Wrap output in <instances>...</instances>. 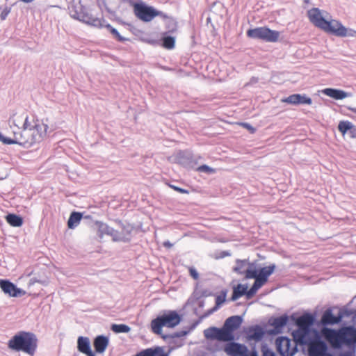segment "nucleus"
Masks as SVG:
<instances>
[{"instance_id":"21","label":"nucleus","mask_w":356,"mask_h":356,"mask_svg":"<svg viewBox=\"0 0 356 356\" xmlns=\"http://www.w3.org/2000/svg\"><path fill=\"white\" fill-rule=\"evenodd\" d=\"M242 323V318L239 316H232L226 319L224 325L227 327L232 333L237 330Z\"/></svg>"},{"instance_id":"6","label":"nucleus","mask_w":356,"mask_h":356,"mask_svg":"<svg viewBox=\"0 0 356 356\" xmlns=\"http://www.w3.org/2000/svg\"><path fill=\"white\" fill-rule=\"evenodd\" d=\"M69 12L74 19L94 26H102L101 20L88 14L86 8L80 2L72 4L69 8Z\"/></svg>"},{"instance_id":"27","label":"nucleus","mask_w":356,"mask_h":356,"mask_svg":"<svg viewBox=\"0 0 356 356\" xmlns=\"http://www.w3.org/2000/svg\"><path fill=\"white\" fill-rule=\"evenodd\" d=\"M77 348L78 350L85 353L90 350V343L88 337H79L77 339Z\"/></svg>"},{"instance_id":"13","label":"nucleus","mask_w":356,"mask_h":356,"mask_svg":"<svg viewBox=\"0 0 356 356\" xmlns=\"http://www.w3.org/2000/svg\"><path fill=\"white\" fill-rule=\"evenodd\" d=\"M0 287L6 294L11 297H20L26 293L24 291L6 280H0Z\"/></svg>"},{"instance_id":"48","label":"nucleus","mask_w":356,"mask_h":356,"mask_svg":"<svg viewBox=\"0 0 356 356\" xmlns=\"http://www.w3.org/2000/svg\"><path fill=\"white\" fill-rule=\"evenodd\" d=\"M188 333V331H181L176 333V336L178 337L186 336Z\"/></svg>"},{"instance_id":"22","label":"nucleus","mask_w":356,"mask_h":356,"mask_svg":"<svg viewBox=\"0 0 356 356\" xmlns=\"http://www.w3.org/2000/svg\"><path fill=\"white\" fill-rule=\"evenodd\" d=\"M313 322V316L309 314H305L298 318L296 324L298 327L310 329Z\"/></svg>"},{"instance_id":"31","label":"nucleus","mask_w":356,"mask_h":356,"mask_svg":"<svg viewBox=\"0 0 356 356\" xmlns=\"http://www.w3.org/2000/svg\"><path fill=\"white\" fill-rule=\"evenodd\" d=\"M6 219L8 223L13 227H20L23 223L22 218L15 214H8L6 216Z\"/></svg>"},{"instance_id":"23","label":"nucleus","mask_w":356,"mask_h":356,"mask_svg":"<svg viewBox=\"0 0 356 356\" xmlns=\"http://www.w3.org/2000/svg\"><path fill=\"white\" fill-rule=\"evenodd\" d=\"M121 225V232L117 231V234L118 236L123 238V239H120L118 241H129L131 238V234L133 231V227L130 224H124L120 223Z\"/></svg>"},{"instance_id":"25","label":"nucleus","mask_w":356,"mask_h":356,"mask_svg":"<svg viewBox=\"0 0 356 356\" xmlns=\"http://www.w3.org/2000/svg\"><path fill=\"white\" fill-rule=\"evenodd\" d=\"M108 344V339L104 336H98L94 341V346L97 353H103Z\"/></svg>"},{"instance_id":"43","label":"nucleus","mask_w":356,"mask_h":356,"mask_svg":"<svg viewBox=\"0 0 356 356\" xmlns=\"http://www.w3.org/2000/svg\"><path fill=\"white\" fill-rule=\"evenodd\" d=\"M134 356H152V355H150L149 348H147L139 352Z\"/></svg>"},{"instance_id":"53","label":"nucleus","mask_w":356,"mask_h":356,"mask_svg":"<svg viewBox=\"0 0 356 356\" xmlns=\"http://www.w3.org/2000/svg\"><path fill=\"white\" fill-rule=\"evenodd\" d=\"M163 245H164V246L168 247V248H170L172 245L169 241L164 242Z\"/></svg>"},{"instance_id":"16","label":"nucleus","mask_w":356,"mask_h":356,"mask_svg":"<svg viewBox=\"0 0 356 356\" xmlns=\"http://www.w3.org/2000/svg\"><path fill=\"white\" fill-rule=\"evenodd\" d=\"M292 335L296 344L307 345L312 340L310 337V329L298 327L293 332Z\"/></svg>"},{"instance_id":"55","label":"nucleus","mask_w":356,"mask_h":356,"mask_svg":"<svg viewBox=\"0 0 356 356\" xmlns=\"http://www.w3.org/2000/svg\"><path fill=\"white\" fill-rule=\"evenodd\" d=\"M251 356H257V355H256V353H253V354H252Z\"/></svg>"},{"instance_id":"3","label":"nucleus","mask_w":356,"mask_h":356,"mask_svg":"<svg viewBox=\"0 0 356 356\" xmlns=\"http://www.w3.org/2000/svg\"><path fill=\"white\" fill-rule=\"evenodd\" d=\"M275 268V264H271L261 268L259 273L254 268L253 270H248L246 279H254L255 281L248 293V298H252L267 282L269 276L273 273Z\"/></svg>"},{"instance_id":"14","label":"nucleus","mask_w":356,"mask_h":356,"mask_svg":"<svg viewBox=\"0 0 356 356\" xmlns=\"http://www.w3.org/2000/svg\"><path fill=\"white\" fill-rule=\"evenodd\" d=\"M31 123L28 116L24 114H15L9 120L10 127L15 131H22L24 127L31 126Z\"/></svg>"},{"instance_id":"28","label":"nucleus","mask_w":356,"mask_h":356,"mask_svg":"<svg viewBox=\"0 0 356 356\" xmlns=\"http://www.w3.org/2000/svg\"><path fill=\"white\" fill-rule=\"evenodd\" d=\"M82 218V215L79 212H72L68 219L67 226L70 229H74L78 226Z\"/></svg>"},{"instance_id":"50","label":"nucleus","mask_w":356,"mask_h":356,"mask_svg":"<svg viewBox=\"0 0 356 356\" xmlns=\"http://www.w3.org/2000/svg\"><path fill=\"white\" fill-rule=\"evenodd\" d=\"M351 137L356 138V129L351 131Z\"/></svg>"},{"instance_id":"45","label":"nucleus","mask_w":356,"mask_h":356,"mask_svg":"<svg viewBox=\"0 0 356 356\" xmlns=\"http://www.w3.org/2000/svg\"><path fill=\"white\" fill-rule=\"evenodd\" d=\"M190 275L191 277H193L195 280H197L199 277L198 273L197 270L193 268H190L189 269Z\"/></svg>"},{"instance_id":"54","label":"nucleus","mask_w":356,"mask_h":356,"mask_svg":"<svg viewBox=\"0 0 356 356\" xmlns=\"http://www.w3.org/2000/svg\"><path fill=\"white\" fill-rule=\"evenodd\" d=\"M325 356H334L333 355H332L331 353H328Z\"/></svg>"},{"instance_id":"8","label":"nucleus","mask_w":356,"mask_h":356,"mask_svg":"<svg viewBox=\"0 0 356 356\" xmlns=\"http://www.w3.org/2000/svg\"><path fill=\"white\" fill-rule=\"evenodd\" d=\"M134 13L136 17L143 22H150L161 14L153 7L147 6L143 3H136L134 5Z\"/></svg>"},{"instance_id":"34","label":"nucleus","mask_w":356,"mask_h":356,"mask_svg":"<svg viewBox=\"0 0 356 356\" xmlns=\"http://www.w3.org/2000/svg\"><path fill=\"white\" fill-rule=\"evenodd\" d=\"M175 38L172 36H164L163 38V46L165 49H172L175 47Z\"/></svg>"},{"instance_id":"15","label":"nucleus","mask_w":356,"mask_h":356,"mask_svg":"<svg viewBox=\"0 0 356 356\" xmlns=\"http://www.w3.org/2000/svg\"><path fill=\"white\" fill-rule=\"evenodd\" d=\"M323 24L322 30L339 37H340V33H342L344 26L339 21L330 19V17L327 18Z\"/></svg>"},{"instance_id":"30","label":"nucleus","mask_w":356,"mask_h":356,"mask_svg":"<svg viewBox=\"0 0 356 356\" xmlns=\"http://www.w3.org/2000/svg\"><path fill=\"white\" fill-rule=\"evenodd\" d=\"M288 317L286 316H282L274 318L272 321L271 325L275 327V330L278 332L286 324Z\"/></svg>"},{"instance_id":"9","label":"nucleus","mask_w":356,"mask_h":356,"mask_svg":"<svg viewBox=\"0 0 356 356\" xmlns=\"http://www.w3.org/2000/svg\"><path fill=\"white\" fill-rule=\"evenodd\" d=\"M296 343L287 337H280L276 339L277 349L282 356H293L297 351Z\"/></svg>"},{"instance_id":"4","label":"nucleus","mask_w":356,"mask_h":356,"mask_svg":"<svg viewBox=\"0 0 356 356\" xmlns=\"http://www.w3.org/2000/svg\"><path fill=\"white\" fill-rule=\"evenodd\" d=\"M181 321V317L176 311H168L151 322L153 332L161 334L163 327H174Z\"/></svg>"},{"instance_id":"5","label":"nucleus","mask_w":356,"mask_h":356,"mask_svg":"<svg viewBox=\"0 0 356 356\" xmlns=\"http://www.w3.org/2000/svg\"><path fill=\"white\" fill-rule=\"evenodd\" d=\"M321 334L334 348H341L343 343L349 344L351 343V339L348 337V329H342L337 331L333 329L323 327L321 330Z\"/></svg>"},{"instance_id":"10","label":"nucleus","mask_w":356,"mask_h":356,"mask_svg":"<svg viewBox=\"0 0 356 356\" xmlns=\"http://www.w3.org/2000/svg\"><path fill=\"white\" fill-rule=\"evenodd\" d=\"M308 356H325L327 353V346L323 341L317 337L308 344Z\"/></svg>"},{"instance_id":"38","label":"nucleus","mask_w":356,"mask_h":356,"mask_svg":"<svg viewBox=\"0 0 356 356\" xmlns=\"http://www.w3.org/2000/svg\"><path fill=\"white\" fill-rule=\"evenodd\" d=\"M108 29L110 30L111 33L113 35L115 38H116L119 41H124L126 39L121 36L117 29L113 28L111 25L107 26Z\"/></svg>"},{"instance_id":"29","label":"nucleus","mask_w":356,"mask_h":356,"mask_svg":"<svg viewBox=\"0 0 356 356\" xmlns=\"http://www.w3.org/2000/svg\"><path fill=\"white\" fill-rule=\"evenodd\" d=\"M264 334L262 329L257 326L254 328L250 329L248 332V338L250 339L259 341L262 339Z\"/></svg>"},{"instance_id":"40","label":"nucleus","mask_w":356,"mask_h":356,"mask_svg":"<svg viewBox=\"0 0 356 356\" xmlns=\"http://www.w3.org/2000/svg\"><path fill=\"white\" fill-rule=\"evenodd\" d=\"M312 99L305 95H300V104H311Z\"/></svg>"},{"instance_id":"33","label":"nucleus","mask_w":356,"mask_h":356,"mask_svg":"<svg viewBox=\"0 0 356 356\" xmlns=\"http://www.w3.org/2000/svg\"><path fill=\"white\" fill-rule=\"evenodd\" d=\"M111 330L115 333H127L131 330V328L124 324H113Z\"/></svg>"},{"instance_id":"17","label":"nucleus","mask_w":356,"mask_h":356,"mask_svg":"<svg viewBox=\"0 0 356 356\" xmlns=\"http://www.w3.org/2000/svg\"><path fill=\"white\" fill-rule=\"evenodd\" d=\"M96 225L97 226V234L100 238L103 237L104 235H108L112 237L113 241H118L120 239H123V238L118 236L117 230L108 226L107 224L102 222H97Z\"/></svg>"},{"instance_id":"19","label":"nucleus","mask_w":356,"mask_h":356,"mask_svg":"<svg viewBox=\"0 0 356 356\" xmlns=\"http://www.w3.org/2000/svg\"><path fill=\"white\" fill-rule=\"evenodd\" d=\"M253 264L248 263V260L238 259L236 261V266L234 268V271L238 274H245V277H246L248 270H253Z\"/></svg>"},{"instance_id":"18","label":"nucleus","mask_w":356,"mask_h":356,"mask_svg":"<svg viewBox=\"0 0 356 356\" xmlns=\"http://www.w3.org/2000/svg\"><path fill=\"white\" fill-rule=\"evenodd\" d=\"M322 93L336 100H341L350 96V94L343 90L334 88H325L322 90Z\"/></svg>"},{"instance_id":"32","label":"nucleus","mask_w":356,"mask_h":356,"mask_svg":"<svg viewBox=\"0 0 356 356\" xmlns=\"http://www.w3.org/2000/svg\"><path fill=\"white\" fill-rule=\"evenodd\" d=\"M355 129L353 123L349 121H341L338 125V129L343 135L346 134L348 131H350V134H351V131Z\"/></svg>"},{"instance_id":"44","label":"nucleus","mask_w":356,"mask_h":356,"mask_svg":"<svg viewBox=\"0 0 356 356\" xmlns=\"http://www.w3.org/2000/svg\"><path fill=\"white\" fill-rule=\"evenodd\" d=\"M198 170L201 172H209L213 171V170L211 168H209V166H207L206 165L200 166L198 168Z\"/></svg>"},{"instance_id":"36","label":"nucleus","mask_w":356,"mask_h":356,"mask_svg":"<svg viewBox=\"0 0 356 356\" xmlns=\"http://www.w3.org/2000/svg\"><path fill=\"white\" fill-rule=\"evenodd\" d=\"M207 339H217V327H210L204 332Z\"/></svg>"},{"instance_id":"24","label":"nucleus","mask_w":356,"mask_h":356,"mask_svg":"<svg viewBox=\"0 0 356 356\" xmlns=\"http://www.w3.org/2000/svg\"><path fill=\"white\" fill-rule=\"evenodd\" d=\"M234 339V334L225 325L222 328H217V340L222 341H231Z\"/></svg>"},{"instance_id":"11","label":"nucleus","mask_w":356,"mask_h":356,"mask_svg":"<svg viewBox=\"0 0 356 356\" xmlns=\"http://www.w3.org/2000/svg\"><path fill=\"white\" fill-rule=\"evenodd\" d=\"M308 17L310 22L321 29L323 26L328 18L329 14L324 10H321L317 8H313L307 12Z\"/></svg>"},{"instance_id":"37","label":"nucleus","mask_w":356,"mask_h":356,"mask_svg":"<svg viewBox=\"0 0 356 356\" xmlns=\"http://www.w3.org/2000/svg\"><path fill=\"white\" fill-rule=\"evenodd\" d=\"M340 37L356 38V31L343 26V30L342 33H340Z\"/></svg>"},{"instance_id":"49","label":"nucleus","mask_w":356,"mask_h":356,"mask_svg":"<svg viewBox=\"0 0 356 356\" xmlns=\"http://www.w3.org/2000/svg\"><path fill=\"white\" fill-rule=\"evenodd\" d=\"M243 126H244L245 128H247L248 129L250 130V131H251V132H254V128H252V127L250 124H248V123H244V124H243Z\"/></svg>"},{"instance_id":"51","label":"nucleus","mask_w":356,"mask_h":356,"mask_svg":"<svg viewBox=\"0 0 356 356\" xmlns=\"http://www.w3.org/2000/svg\"><path fill=\"white\" fill-rule=\"evenodd\" d=\"M348 109L349 111H351L352 112H353L354 113L356 114V107H351V106H349L348 107Z\"/></svg>"},{"instance_id":"12","label":"nucleus","mask_w":356,"mask_h":356,"mask_svg":"<svg viewBox=\"0 0 356 356\" xmlns=\"http://www.w3.org/2000/svg\"><path fill=\"white\" fill-rule=\"evenodd\" d=\"M224 350L229 356H248V348L243 344L236 342L226 344Z\"/></svg>"},{"instance_id":"26","label":"nucleus","mask_w":356,"mask_h":356,"mask_svg":"<svg viewBox=\"0 0 356 356\" xmlns=\"http://www.w3.org/2000/svg\"><path fill=\"white\" fill-rule=\"evenodd\" d=\"M248 291H248L247 284H239L234 288L232 300H236L243 295H246V297L248 298Z\"/></svg>"},{"instance_id":"46","label":"nucleus","mask_w":356,"mask_h":356,"mask_svg":"<svg viewBox=\"0 0 356 356\" xmlns=\"http://www.w3.org/2000/svg\"><path fill=\"white\" fill-rule=\"evenodd\" d=\"M171 188H174L175 191L180 192L181 193H187L188 191L186 190H184L183 188L175 186H170Z\"/></svg>"},{"instance_id":"2","label":"nucleus","mask_w":356,"mask_h":356,"mask_svg":"<svg viewBox=\"0 0 356 356\" xmlns=\"http://www.w3.org/2000/svg\"><path fill=\"white\" fill-rule=\"evenodd\" d=\"M8 346L11 350L33 356L37 349L38 339L31 332H20L9 340Z\"/></svg>"},{"instance_id":"7","label":"nucleus","mask_w":356,"mask_h":356,"mask_svg":"<svg viewBox=\"0 0 356 356\" xmlns=\"http://www.w3.org/2000/svg\"><path fill=\"white\" fill-rule=\"evenodd\" d=\"M247 35L248 37L253 39L275 42L277 41L280 37V32L270 30L267 27H258L248 30Z\"/></svg>"},{"instance_id":"47","label":"nucleus","mask_w":356,"mask_h":356,"mask_svg":"<svg viewBox=\"0 0 356 356\" xmlns=\"http://www.w3.org/2000/svg\"><path fill=\"white\" fill-rule=\"evenodd\" d=\"M264 356H275V355L273 351L266 350L264 352Z\"/></svg>"},{"instance_id":"35","label":"nucleus","mask_w":356,"mask_h":356,"mask_svg":"<svg viewBox=\"0 0 356 356\" xmlns=\"http://www.w3.org/2000/svg\"><path fill=\"white\" fill-rule=\"evenodd\" d=\"M300 94H293L286 98L283 99L282 101L290 104H300Z\"/></svg>"},{"instance_id":"20","label":"nucleus","mask_w":356,"mask_h":356,"mask_svg":"<svg viewBox=\"0 0 356 356\" xmlns=\"http://www.w3.org/2000/svg\"><path fill=\"white\" fill-rule=\"evenodd\" d=\"M342 319V315L339 314L337 316H333L330 309L326 310L323 314L321 322L323 325H334L339 323Z\"/></svg>"},{"instance_id":"41","label":"nucleus","mask_w":356,"mask_h":356,"mask_svg":"<svg viewBox=\"0 0 356 356\" xmlns=\"http://www.w3.org/2000/svg\"><path fill=\"white\" fill-rule=\"evenodd\" d=\"M10 12V8H5L2 10L1 14H0V18L1 20H5L8 14Z\"/></svg>"},{"instance_id":"52","label":"nucleus","mask_w":356,"mask_h":356,"mask_svg":"<svg viewBox=\"0 0 356 356\" xmlns=\"http://www.w3.org/2000/svg\"><path fill=\"white\" fill-rule=\"evenodd\" d=\"M85 354L87 355V356H95L94 353L92 352V350H89L88 352L85 353Z\"/></svg>"},{"instance_id":"1","label":"nucleus","mask_w":356,"mask_h":356,"mask_svg":"<svg viewBox=\"0 0 356 356\" xmlns=\"http://www.w3.org/2000/svg\"><path fill=\"white\" fill-rule=\"evenodd\" d=\"M47 129L46 124L33 121L31 126L24 127L22 131L13 130V138L5 137L0 133V141L3 144H18L30 147L44 138Z\"/></svg>"},{"instance_id":"39","label":"nucleus","mask_w":356,"mask_h":356,"mask_svg":"<svg viewBox=\"0 0 356 356\" xmlns=\"http://www.w3.org/2000/svg\"><path fill=\"white\" fill-rule=\"evenodd\" d=\"M225 301V296H217L216 298V307L213 309V311L217 310Z\"/></svg>"},{"instance_id":"42","label":"nucleus","mask_w":356,"mask_h":356,"mask_svg":"<svg viewBox=\"0 0 356 356\" xmlns=\"http://www.w3.org/2000/svg\"><path fill=\"white\" fill-rule=\"evenodd\" d=\"M340 356H355V349L353 348L348 351L343 352Z\"/></svg>"}]
</instances>
